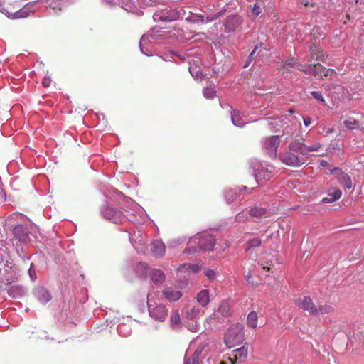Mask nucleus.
<instances>
[{
  "instance_id": "57",
  "label": "nucleus",
  "mask_w": 364,
  "mask_h": 364,
  "mask_svg": "<svg viewBox=\"0 0 364 364\" xmlns=\"http://www.w3.org/2000/svg\"><path fill=\"white\" fill-rule=\"evenodd\" d=\"M29 274L31 275V274H33V272H31V269H29Z\"/></svg>"
},
{
  "instance_id": "10",
  "label": "nucleus",
  "mask_w": 364,
  "mask_h": 364,
  "mask_svg": "<svg viewBox=\"0 0 364 364\" xmlns=\"http://www.w3.org/2000/svg\"><path fill=\"white\" fill-rule=\"evenodd\" d=\"M234 358L228 357V360L231 362V364H235L237 363L245 362L247 358L248 349L247 347L243 346L242 347L237 348L234 350Z\"/></svg>"
},
{
  "instance_id": "5",
  "label": "nucleus",
  "mask_w": 364,
  "mask_h": 364,
  "mask_svg": "<svg viewBox=\"0 0 364 364\" xmlns=\"http://www.w3.org/2000/svg\"><path fill=\"white\" fill-rule=\"evenodd\" d=\"M295 304L310 315L317 316V306L310 296H306L302 299H298L295 301Z\"/></svg>"
},
{
  "instance_id": "29",
  "label": "nucleus",
  "mask_w": 364,
  "mask_h": 364,
  "mask_svg": "<svg viewBox=\"0 0 364 364\" xmlns=\"http://www.w3.org/2000/svg\"><path fill=\"white\" fill-rule=\"evenodd\" d=\"M323 147V145L319 142H316L310 146L305 144L304 149L303 151V156L307 155L309 152L318 151Z\"/></svg>"
},
{
  "instance_id": "41",
  "label": "nucleus",
  "mask_w": 364,
  "mask_h": 364,
  "mask_svg": "<svg viewBox=\"0 0 364 364\" xmlns=\"http://www.w3.org/2000/svg\"><path fill=\"white\" fill-rule=\"evenodd\" d=\"M194 243L193 241H190L188 244V247L186 248L184 252L186 253H196L197 252V248L194 247L192 244Z\"/></svg>"
},
{
  "instance_id": "53",
  "label": "nucleus",
  "mask_w": 364,
  "mask_h": 364,
  "mask_svg": "<svg viewBox=\"0 0 364 364\" xmlns=\"http://www.w3.org/2000/svg\"><path fill=\"white\" fill-rule=\"evenodd\" d=\"M333 132V129L331 128L326 131V134H329Z\"/></svg>"
},
{
  "instance_id": "22",
  "label": "nucleus",
  "mask_w": 364,
  "mask_h": 364,
  "mask_svg": "<svg viewBox=\"0 0 364 364\" xmlns=\"http://www.w3.org/2000/svg\"><path fill=\"white\" fill-rule=\"evenodd\" d=\"M338 180L341 185L347 189H350L352 187V182L348 175L343 172H339L337 176Z\"/></svg>"
},
{
  "instance_id": "3",
  "label": "nucleus",
  "mask_w": 364,
  "mask_h": 364,
  "mask_svg": "<svg viewBox=\"0 0 364 364\" xmlns=\"http://www.w3.org/2000/svg\"><path fill=\"white\" fill-rule=\"evenodd\" d=\"M4 9L8 16L14 19L26 18L30 14L28 9L23 8L22 4L18 2H16L14 6L8 4L4 7Z\"/></svg>"
},
{
  "instance_id": "21",
  "label": "nucleus",
  "mask_w": 364,
  "mask_h": 364,
  "mask_svg": "<svg viewBox=\"0 0 364 364\" xmlns=\"http://www.w3.org/2000/svg\"><path fill=\"white\" fill-rule=\"evenodd\" d=\"M308 67L311 69V74L316 77L323 79L322 72L324 67L321 64H308Z\"/></svg>"
},
{
  "instance_id": "50",
  "label": "nucleus",
  "mask_w": 364,
  "mask_h": 364,
  "mask_svg": "<svg viewBox=\"0 0 364 364\" xmlns=\"http://www.w3.org/2000/svg\"><path fill=\"white\" fill-rule=\"evenodd\" d=\"M198 20H200V21L203 22L204 21V16L203 15H201V14L196 15L194 21H198Z\"/></svg>"
},
{
  "instance_id": "1",
  "label": "nucleus",
  "mask_w": 364,
  "mask_h": 364,
  "mask_svg": "<svg viewBox=\"0 0 364 364\" xmlns=\"http://www.w3.org/2000/svg\"><path fill=\"white\" fill-rule=\"evenodd\" d=\"M244 340L242 326L237 324L230 327L224 337V341L228 348H232L240 344Z\"/></svg>"
},
{
  "instance_id": "47",
  "label": "nucleus",
  "mask_w": 364,
  "mask_h": 364,
  "mask_svg": "<svg viewBox=\"0 0 364 364\" xmlns=\"http://www.w3.org/2000/svg\"><path fill=\"white\" fill-rule=\"evenodd\" d=\"M185 364H200V360L196 358H188Z\"/></svg>"
},
{
  "instance_id": "33",
  "label": "nucleus",
  "mask_w": 364,
  "mask_h": 364,
  "mask_svg": "<svg viewBox=\"0 0 364 364\" xmlns=\"http://www.w3.org/2000/svg\"><path fill=\"white\" fill-rule=\"evenodd\" d=\"M261 244H262V241L260 239H259V238L251 239L247 242V245H245V250L246 252H247L250 250V248L257 247L260 246Z\"/></svg>"
},
{
  "instance_id": "42",
  "label": "nucleus",
  "mask_w": 364,
  "mask_h": 364,
  "mask_svg": "<svg viewBox=\"0 0 364 364\" xmlns=\"http://www.w3.org/2000/svg\"><path fill=\"white\" fill-rule=\"evenodd\" d=\"M171 322L174 324H178L180 322V315L178 311H174L171 314Z\"/></svg>"
},
{
  "instance_id": "32",
  "label": "nucleus",
  "mask_w": 364,
  "mask_h": 364,
  "mask_svg": "<svg viewBox=\"0 0 364 364\" xmlns=\"http://www.w3.org/2000/svg\"><path fill=\"white\" fill-rule=\"evenodd\" d=\"M250 215L254 217L260 218L267 214V211L263 208H253L250 210Z\"/></svg>"
},
{
  "instance_id": "44",
  "label": "nucleus",
  "mask_w": 364,
  "mask_h": 364,
  "mask_svg": "<svg viewBox=\"0 0 364 364\" xmlns=\"http://www.w3.org/2000/svg\"><path fill=\"white\" fill-rule=\"evenodd\" d=\"M299 4L304 6L305 7H312L314 5V3L312 0H299Z\"/></svg>"
},
{
  "instance_id": "35",
  "label": "nucleus",
  "mask_w": 364,
  "mask_h": 364,
  "mask_svg": "<svg viewBox=\"0 0 364 364\" xmlns=\"http://www.w3.org/2000/svg\"><path fill=\"white\" fill-rule=\"evenodd\" d=\"M238 196L239 194L237 193V191L232 189L227 191L225 193V198L229 203L234 202Z\"/></svg>"
},
{
  "instance_id": "20",
  "label": "nucleus",
  "mask_w": 364,
  "mask_h": 364,
  "mask_svg": "<svg viewBox=\"0 0 364 364\" xmlns=\"http://www.w3.org/2000/svg\"><path fill=\"white\" fill-rule=\"evenodd\" d=\"M197 301L203 306H206L210 302V291L207 289L200 291L196 296Z\"/></svg>"
},
{
  "instance_id": "13",
  "label": "nucleus",
  "mask_w": 364,
  "mask_h": 364,
  "mask_svg": "<svg viewBox=\"0 0 364 364\" xmlns=\"http://www.w3.org/2000/svg\"><path fill=\"white\" fill-rule=\"evenodd\" d=\"M272 176V171L262 167L257 170L255 179L259 184H263L269 181Z\"/></svg>"
},
{
  "instance_id": "51",
  "label": "nucleus",
  "mask_w": 364,
  "mask_h": 364,
  "mask_svg": "<svg viewBox=\"0 0 364 364\" xmlns=\"http://www.w3.org/2000/svg\"><path fill=\"white\" fill-rule=\"evenodd\" d=\"M358 339L362 345L364 346V335L363 334H359L358 335Z\"/></svg>"
},
{
  "instance_id": "43",
  "label": "nucleus",
  "mask_w": 364,
  "mask_h": 364,
  "mask_svg": "<svg viewBox=\"0 0 364 364\" xmlns=\"http://www.w3.org/2000/svg\"><path fill=\"white\" fill-rule=\"evenodd\" d=\"M203 350V347L199 346L198 348H197V349L195 350V352L192 356V358H196V359L200 360V358Z\"/></svg>"
},
{
  "instance_id": "34",
  "label": "nucleus",
  "mask_w": 364,
  "mask_h": 364,
  "mask_svg": "<svg viewBox=\"0 0 364 364\" xmlns=\"http://www.w3.org/2000/svg\"><path fill=\"white\" fill-rule=\"evenodd\" d=\"M258 50H259V52L257 53V55L259 54V53L262 51L261 46H258V45L256 46L255 47V48L253 49V50L250 53V54L247 58V62L245 65V68H247L249 64L255 58L256 53Z\"/></svg>"
},
{
  "instance_id": "40",
  "label": "nucleus",
  "mask_w": 364,
  "mask_h": 364,
  "mask_svg": "<svg viewBox=\"0 0 364 364\" xmlns=\"http://www.w3.org/2000/svg\"><path fill=\"white\" fill-rule=\"evenodd\" d=\"M311 95H312V97L314 98H315L318 101H319V102H321L322 103L325 102L324 97H323V95L321 94V92H319V91H313V92H311Z\"/></svg>"
},
{
  "instance_id": "2",
  "label": "nucleus",
  "mask_w": 364,
  "mask_h": 364,
  "mask_svg": "<svg viewBox=\"0 0 364 364\" xmlns=\"http://www.w3.org/2000/svg\"><path fill=\"white\" fill-rule=\"evenodd\" d=\"M182 10L178 9H164L156 11L153 15V19L155 22L159 21H174L181 17Z\"/></svg>"
},
{
  "instance_id": "24",
  "label": "nucleus",
  "mask_w": 364,
  "mask_h": 364,
  "mask_svg": "<svg viewBox=\"0 0 364 364\" xmlns=\"http://www.w3.org/2000/svg\"><path fill=\"white\" fill-rule=\"evenodd\" d=\"M305 147V144L304 143V140H295L289 144V149L291 151L295 152H300L301 155H303V151Z\"/></svg>"
},
{
  "instance_id": "58",
  "label": "nucleus",
  "mask_w": 364,
  "mask_h": 364,
  "mask_svg": "<svg viewBox=\"0 0 364 364\" xmlns=\"http://www.w3.org/2000/svg\"><path fill=\"white\" fill-rule=\"evenodd\" d=\"M289 112L290 113H293V112H294V111H293V109H289Z\"/></svg>"
},
{
  "instance_id": "36",
  "label": "nucleus",
  "mask_w": 364,
  "mask_h": 364,
  "mask_svg": "<svg viewBox=\"0 0 364 364\" xmlns=\"http://www.w3.org/2000/svg\"><path fill=\"white\" fill-rule=\"evenodd\" d=\"M200 309L197 306H192L189 308L186 311V316L190 318L193 319L196 317V316L199 314Z\"/></svg>"
},
{
  "instance_id": "12",
  "label": "nucleus",
  "mask_w": 364,
  "mask_h": 364,
  "mask_svg": "<svg viewBox=\"0 0 364 364\" xmlns=\"http://www.w3.org/2000/svg\"><path fill=\"white\" fill-rule=\"evenodd\" d=\"M162 295L164 298L170 302H173L179 300L182 296L181 291L175 290L171 287H166L162 291Z\"/></svg>"
},
{
  "instance_id": "23",
  "label": "nucleus",
  "mask_w": 364,
  "mask_h": 364,
  "mask_svg": "<svg viewBox=\"0 0 364 364\" xmlns=\"http://www.w3.org/2000/svg\"><path fill=\"white\" fill-rule=\"evenodd\" d=\"M299 63L294 58L287 60L279 68L280 72L284 74L286 71L289 72L290 68H296L299 66Z\"/></svg>"
},
{
  "instance_id": "56",
  "label": "nucleus",
  "mask_w": 364,
  "mask_h": 364,
  "mask_svg": "<svg viewBox=\"0 0 364 364\" xmlns=\"http://www.w3.org/2000/svg\"><path fill=\"white\" fill-rule=\"evenodd\" d=\"M29 274L31 275V274H33V272H31V269H29Z\"/></svg>"
},
{
  "instance_id": "17",
  "label": "nucleus",
  "mask_w": 364,
  "mask_h": 364,
  "mask_svg": "<svg viewBox=\"0 0 364 364\" xmlns=\"http://www.w3.org/2000/svg\"><path fill=\"white\" fill-rule=\"evenodd\" d=\"M165 245L161 240H154L151 245V251L155 257H162L165 253Z\"/></svg>"
},
{
  "instance_id": "55",
  "label": "nucleus",
  "mask_w": 364,
  "mask_h": 364,
  "mask_svg": "<svg viewBox=\"0 0 364 364\" xmlns=\"http://www.w3.org/2000/svg\"><path fill=\"white\" fill-rule=\"evenodd\" d=\"M219 364H228V363L225 361H221Z\"/></svg>"
},
{
  "instance_id": "45",
  "label": "nucleus",
  "mask_w": 364,
  "mask_h": 364,
  "mask_svg": "<svg viewBox=\"0 0 364 364\" xmlns=\"http://www.w3.org/2000/svg\"><path fill=\"white\" fill-rule=\"evenodd\" d=\"M322 74H323V77H327V76L331 75L333 74H336V72H335V70H333V69H327L324 67Z\"/></svg>"
},
{
  "instance_id": "18",
  "label": "nucleus",
  "mask_w": 364,
  "mask_h": 364,
  "mask_svg": "<svg viewBox=\"0 0 364 364\" xmlns=\"http://www.w3.org/2000/svg\"><path fill=\"white\" fill-rule=\"evenodd\" d=\"M105 216L113 223H117L122 220V213L114 208H108L105 212Z\"/></svg>"
},
{
  "instance_id": "15",
  "label": "nucleus",
  "mask_w": 364,
  "mask_h": 364,
  "mask_svg": "<svg viewBox=\"0 0 364 364\" xmlns=\"http://www.w3.org/2000/svg\"><path fill=\"white\" fill-rule=\"evenodd\" d=\"M14 234L16 239L23 242H26L28 237V231L27 228L22 225L14 227Z\"/></svg>"
},
{
  "instance_id": "49",
  "label": "nucleus",
  "mask_w": 364,
  "mask_h": 364,
  "mask_svg": "<svg viewBox=\"0 0 364 364\" xmlns=\"http://www.w3.org/2000/svg\"><path fill=\"white\" fill-rule=\"evenodd\" d=\"M304 124L305 126L308 127L311 123V119L309 117H303Z\"/></svg>"
},
{
  "instance_id": "54",
  "label": "nucleus",
  "mask_w": 364,
  "mask_h": 364,
  "mask_svg": "<svg viewBox=\"0 0 364 364\" xmlns=\"http://www.w3.org/2000/svg\"><path fill=\"white\" fill-rule=\"evenodd\" d=\"M263 269L266 271H270V267H264Z\"/></svg>"
},
{
  "instance_id": "27",
  "label": "nucleus",
  "mask_w": 364,
  "mask_h": 364,
  "mask_svg": "<svg viewBox=\"0 0 364 364\" xmlns=\"http://www.w3.org/2000/svg\"><path fill=\"white\" fill-rule=\"evenodd\" d=\"M257 314L255 311H252L250 312L247 316V323L249 327L252 328H255L257 326Z\"/></svg>"
},
{
  "instance_id": "11",
  "label": "nucleus",
  "mask_w": 364,
  "mask_h": 364,
  "mask_svg": "<svg viewBox=\"0 0 364 364\" xmlns=\"http://www.w3.org/2000/svg\"><path fill=\"white\" fill-rule=\"evenodd\" d=\"M342 192L337 188H330L327 191V196L322 199V202L325 203H331L341 198Z\"/></svg>"
},
{
  "instance_id": "39",
  "label": "nucleus",
  "mask_w": 364,
  "mask_h": 364,
  "mask_svg": "<svg viewBox=\"0 0 364 364\" xmlns=\"http://www.w3.org/2000/svg\"><path fill=\"white\" fill-rule=\"evenodd\" d=\"M262 5L259 3H256L252 9V12L253 15L255 16H258L259 14H260L262 13Z\"/></svg>"
},
{
  "instance_id": "38",
  "label": "nucleus",
  "mask_w": 364,
  "mask_h": 364,
  "mask_svg": "<svg viewBox=\"0 0 364 364\" xmlns=\"http://www.w3.org/2000/svg\"><path fill=\"white\" fill-rule=\"evenodd\" d=\"M205 97L208 99H213L215 95V92L213 88H205L203 90Z\"/></svg>"
},
{
  "instance_id": "6",
  "label": "nucleus",
  "mask_w": 364,
  "mask_h": 364,
  "mask_svg": "<svg viewBox=\"0 0 364 364\" xmlns=\"http://www.w3.org/2000/svg\"><path fill=\"white\" fill-rule=\"evenodd\" d=\"M279 143L280 139L278 135L271 136L264 140L263 147L271 156H276Z\"/></svg>"
},
{
  "instance_id": "30",
  "label": "nucleus",
  "mask_w": 364,
  "mask_h": 364,
  "mask_svg": "<svg viewBox=\"0 0 364 364\" xmlns=\"http://www.w3.org/2000/svg\"><path fill=\"white\" fill-rule=\"evenodd\" d=\"M334 311V308L329 304L320 305L317 307V315L330 314Z\"/></svg>"
},
{
  "instance_id": "7",
  "label": "nucleus",
  "mask_w": 364,
  "mask_h": 364,
  "mask_svg": "<svg viewBox=\"0 0 364 364\" xmlns=\"http://www.w3.org/2000/svg\"><path fill=\"white\" fill-rule=\"evenodd\" d=\"M149 311L151 318L161 322L164 321L168 315V310L163 304L149 308Z\"/></svg>"
},
{
  "instance_id": "46",
  "label": "nucleus",
  "mask_w": 364,
  "mask_h": 364,
  "mask_svg": "<svg viewBox=\"0 0 364 364\" xmlns=\"http://www.w3.org/2000/svg\"><path fill=\"white\" fill-rule=\"evenodd\" d=\"M51 84V79L49 77H45L42 80V85L45 87H48Z\"/></svg>"
},
{
  "instance_id": "4",
  "label": "nucleus",
  "mask_w": 364,
  "mask_h": 364,
  "mask_svg": "<svg viewBox=\"0 0 364 364\" xmlns=\"http://www.w3.org/2000/svg\"><path fill=\"white\" fill-rule=\"evenodd\" d=\"M279 159L283 164L292 167H299L306 162V159L304 157L289 151L280 154Z\"/></svg>"
},
{
  "instance_id": "48",
  "label": "nucleus",
  "mask_w": 364,
  "mask_h": 364,
  "mask_svg": "<svg viewBox=\"0 0 364 364\" xmlns=\"http://www.w3.org/2000/svg\"><path fill=\"white\" fill-rule=\"evenodd\" d=\"M298 69L299 70L305 73L306 74H311V69H309V68L308 67V65L306 66L305 68L304 67H302V68H298Z\"/></svg>"
},
{
  "instance_id": "16",
  "label": "nucleus",
  "mask_w": 364,
  "mask_h": 364,
  "mask_svg": "<svg viewBox=\"0 0 364 364\" xmlns=\"http://www.w3.org/2000/svg\"><path fill=\"white\" fill-rule=\"evenodd\" d=\"M309 50L312 59H316L318 61H325L326 55L321 48L314 45L310 47Z\"/></svg>"
},
{
  "instance_id": "31",
  "label": "nucleus",
  "mask_w": 364,
  "mask_h": 364,
  "mask_svg": "<svg viewBox=\"0 0 364 364\" xmlns=\"http://www.w3.org/2000/svg\"><path fill=\"white\" fill-rule=\"evenodd\" d=\"M343 123V125L350 130L358 129L360 126L359 122L352 118L344 120Z\"/></svg>"
},
{
  "instance_id": "52",
  "label": "nucleus",
  "mask_w": 364,
  "mask_h": 364,
  "mask_svg": "<svg viewBox=\"0 0 364 364\" xmlns=\"http://www.w3.org/2000/svg\"><path fill=\"white\" fill-rule=\"evenodd\" d=\"M321 166H326L328 165V162L326 161L322 160L320 162Z\"/></svg>"
},
{
  "instance_id": "26",
  "label": "nucleus",
  "mask_w": 364,
  "mask_h": 364,
  "mask_svg": "<svg viewBox=\"0 0 364 364\" xmlns=\"http://www.w3.org/2000/svg\"><path fill=\"white\" fill-rule=\"evenodd\" d=\"M7 293L12 298H18L23 295V289L21 286H11L8 289Z\"/></svg>"
},
{
  "instance_id": "28",
  "label": "nucleus",
  "mask_w": 364,
  "mask_h": 364,
  "mask_svg": "<svg viewBox=\"0 0 364 364\" xmlns=\"http://www.w3.org/2000/svg\"><path fill=\"white\" fill-rule=\"evenodd\" d=\"M232 122L237 127H242L245 122L242 119L241 113L238 110L232 112Z\"/></svg>"
},
{
  "instance_id": "19",
  "label": "nucleus",
  "mask_w": 364,
  "mask_h": 364,
  "mask_svg": "<svg viewBox=\"0 0 364 364\" xmlns=\"http://www.w3.org/2000/svg\"><path fill=\"white\" fill-rule=\"evenodd\" d=\"M151 281L156 284H162L165 280V275L160 269H154L150 272Z\"/></svg>"
},
{
  "instance_id": "14",
  "label": "nucleus",
  "mask_w": 364,
  "mask_h": 364,
  "mask_svg": "<svg viewBox=\"0 0 364 364\" xmlns=\"http://www.w3.org/2000/svg\"><path fill=\"white\" fill-rule=\"evenodd\" d=\"M35 296L41 304L48 303L52 298L50 292L43 287L36 288Z\"/></svg>"
},
{
  "instance_id": "8",
  "label": "nucleus",
  "mask_w": 364,
  "mask_h": 364,
  "mask_svg": "<svg viewBox=\"0 0 364 364\" xmlns=\"http://www.w3.org/2000/svg\"><path fill=\"white\" fill-rule=\"evenodd\" d=\"M198 243L199 249L205 252L211 251L215 245V239L211 235L205 234L199 237Z\"/></svg>"
},
{
  "instance_id": "9",
  "label": "nucleus",
  "mask_w": 364,
  "mask_h": 364,
  "mask_svg": "<svg viewBox=\"0 0 364 364\" xmlns=\"http://www.w3.org/2000/svg\"><path fill=\"white\" fill-rule=\"evenodd\" d=\"M243 23V18L238 15H232L226 18L225 29L227 32H232L239 28Z\"/></svg>"
},
{
  "instance_id": "25",
  "label": "nucleus",
  "mask_w": 364,
  "mask_h": 364,
  "mask_svg": "<svg viewBox=\"0 0 364 364\" xmlns=\"http://www.w3.org/2000/svg\"><path fill=\"white\" fill-rule=\"evenodd\" d=\"M218 312L223 316H229L231 314L230 304L228 301H223L218 307Z\"/></svg>"
},
{
  "instance_id": "37",
  "label": "nucleus",
  "mask_w": 364,
  "mask_h": 364,
  "mask_svg": "<svg viewBox=\"0 0 364 364\" xmlns=\"http://www.w3.org/2000/svg\"><path fill=\"white\" fill-rule=\"evenodd\" d=\"M203 273L210 281H213L216 278L217 273L213 269H205Z\"/></svg>"
}]
</instances>
